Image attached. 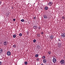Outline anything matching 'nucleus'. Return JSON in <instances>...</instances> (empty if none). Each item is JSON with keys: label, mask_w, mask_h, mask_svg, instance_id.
Returning a JSON list of instances; mask_svg holds the SVG:
<instances>
[{"label": "nucleus", "mask_w": 65, "mask_h": 65, "mask_svg": "<svg viewBox=\"0 0 65 65\" xmlns=\"http://www.w3.org/2000/svg\"><path fill=\"white\" fill-rule=\"evenodd\" d=\"M41 34L42 35V34H43V32H41Z\"/></svg>", "instance_id": "b1692460"}, {"label": "nucleus", "mask_w": 65, "mask_h": 65, "mask_svg": "<svg viewBox=\"0 0 65 65\" xmlns=\"http://www.w3.org/2000/svg\"><path fill=\"white\" fill-rule=\"evenodd\" d=\"M35 57H38V54H36L35 55Z\"/></svg>", "instance_id": "6ab92c4d"}, {"label": "nucleus", "mask_w": 65, "mask_h": 65, "mask_svg": "<svg viewBox=\"0 0 65 65\" xmlns=\"http://www.w3.org/2000/svg\"><path fill=\"white\" fill-rule=\"evenodd\" d=\"M27 33H28V32H27Z\"/></svg>", "instance_id": "f704fd0d"}, {"label": "nucleus", "mask_w": 65, "mask_h": 65, "mask_svg": "<svg viewBox=\"0 0 65 65\" xmlns=\"http://www.w3.org/2000/svg\"><path fill=\"white\" fill-rule=\"evenodd\" d=\"M27 64H28V62H27V61H25V65H27Z\"/></svg>", "instance_id": "a211bd4d"}, {"label": "nucleus", "mask_w": 65, "mask_h": 65, "mask_svg": "<svg viewBox=\"0 0 65 65\" xmlns=\"http://www.w3.org/2000/svg\"><path fill=\"white\" fill-rule=\"evenodd\" d=\"M43 59H45V57L44 56H43L42 57Z\"/></svg>", "instance_id": "4be33fe9"}, {"label": "nucleus", "mask_w": 65, "mask_h": 65, "mask_svg": "<svg viewBox=\"0 0 65 65\" xmlns=\"http://www.w3.org/2000/svg\"><path fill=\"white\" fill-rule=\"evenodd\" d=\"M60 64H64L65 63L64 60L63 59L62 60L60 61Z\"/></svg>", "instance_id": "f257e3e1"}, {"label": "nucleus", "mask_w": 65, "mask_h": 65, "mask_svg": "<svg viewBox=\"0 0 65 65\" xmlns=\"http://www.w3.org/2000/svg\"><path fill=\"white\" fill-rule=\"evenodd\" d=\"M46 60L45 59L43 60V62L44 63H46Z\"/></svg>", "instance_id": "f8f14e48"}, {"label": "nucleus", "mask_w": 65, "mask_h": 65, "mask_svg": "<svg viewBox=\"0 0 65 65\" xmlns=\"http://www.w3.org/2000/svg\"><path fill=\"white\" fill-rule=\"evenodd\" d=\"M37 61H39V59H37Z\"/></svg>", "instance_id": "7c9ffc66"}, {"label": "nucleus", "mask_w": 65, "mask_h": 65, "mask_svg": "<svg viewBox=\"0 0 65 65\" xmlns=\"http://www.w3.org/2000/svg\"><path fill=\"white\" fill-rule=\"evenodd\" d=\"M48 54L49 55H50V54H51V52L50 51H49L48 52Z\"/></svg>", "instance_id": "f3484780"}, {"label": "nucleus", "mask_w": 65, "mask_h": 65, "mask_svg": "<svg viewBox=\"0 0 65 65\" xmlns=\"http://www.w3.org/2000/svg\"><path fill=\"white\" fill-rule=\"evenodd\" d=\"M45 9L46 10H47L48 9V7H45Z\"/></svg>", "instance_id": "4468645a"}, {"label": "nucleus", "mask_w": 65, "mask_h": 65, "mask_svg": "<svg viewBox=\"0 0 65 65\" xmlns=\"http://www.w3.org/2000/svg\"><path fill=\"white\" fill-rule=\"evenodd\" d=\"M53 61L54 63H55L56 62V59L54 58V59H53Z\"/></svg>", "instance_id": "423d86ee"}, {"label": "nucleus", "mask_w": 65, "mask_h": 65, "mask_svg": "<svg viewBox=\"0 0 65 65\" xmlns=\"http://www.w3.org/2000/svg\"><path fill=\"white\" fill-rule=\"evenodd\" d=\"M50 38L51 39H53L54 38V36L53 35L51 36H50Z\"/></svg>", "instance_id": "6e6552de"}, {"label": "nucleus", "mask_w": 65, "mask_h": 65, "mask_svg": "<svg viewBox=\"0 0 65 65\" xmlns=\"http://www.w3.org/2000/svg\"><path fill=\"white\" fill-rule=\"evenodd\" d=\"M38 29H39V30H40V27H38Z\"/></svg>", "instance_id": "c85d7f7f"}, {"label": "nucleus", "mask_w": 65, "mask_h": 65, "mask_svg": "<svg viewBox=\"0 0 65 65\" xmlns=\"http://www.w3.org/2000/svg\"><path fill=\"white\" fill-rule=\"evenodd\" d=\"M43 17L44 18V19H47V17L46 15H44L43 16Z\"/></svg>", "instance_id": "1a4fd4ad"}, {"label": "nucleus", "mask_w": 65, "mask_h": 65, "mask_svg": "<svg viewBox=\"0 0 65 65\" xmlns=\"http://www.w3.org/2000/svg\"><path fill=\"white\" fill-rule=\"evenodd\" d=\"M41 65H44V64H42Z\"/></svg>", "instance_id": "2f4dec72"}, {"label": "nucleus", "mask_w": 65, "mask_h": 65, "mask_svg": "<svg viewBox=\"0 0 65 65\" xmlns=\"http://www.w3.org/2000/svg\"><path fill=\"white\" fill-rule=\"evenodd\" d=\"M11 8H12V9H13V7H12Z\"/></svg>", "instance_id": "72a5a7b5"}, {"label": "nucleus", "mask_w": 65, "mask_h": 65, "mask_svg": "<svg viewBox=\"0 0 65 65\" xmlns=\"http://www.w3.org/2000/svg\"><path fill=\"white\" fill-rule=\"evenodd\" d=\"M39 35H40L39 34H38L37 35L38 36H39Z\"/></svg>", "instance_id": "c756f323"}, {"label": "nucleus", "mask_w": 65, "mask_h": 65, "mask_svg": "<svg viewBox=\"0 0 65 65\" xmlns=\"http://www.w3.org/2000/svg\"><path fill=\"white\" fill-rule=\"evenodd\" d=\"M61 45H62V44H61V43H58V47H59L60 48V47L61 46Z\"/></svg>", "instance_id": "20e7f679"}, {"label": "nucleus", "mask_w": 65, "mask_h": 65, "mask_svg": "<svg viewBox=\"0 0 65 65\" xmlns=\"http://www.w3.org/2000/svg\"><path fill=\"white\" fill-rule=\"evenodd\" d=\"M48 5L50 6H51L53 5V2H50L48 3Z\"/></svg>", "instance_id": "0eeeda50"}, {"label": "nucleus", "mask_w": 65, "mask_h": 65, "mask_svg": "<svg viewBox=\"0 0 65 65\" xmlns=\"http://www.w3.org/2000/svg\"><path fill=\"white\" fill-rule=\"evenodd\" d=\"M61 37L64 38L65 37V34L62 33L61 35Z\"/></svg>", "instance_id": "f03ea898"}, {"label": "nucleus", "mask_w": 65, "mask_h": 65, "mask_svg": "<svg viewBox=\"0 0 65 65\" xmlns=\"http://www.w3.org/2000/svg\"><path fill=\"white\" fill-rule=\"evenodd\" d=\"M2 62H1V61H0V65H2Z\"/></svg>", "instance_id": "5701e85b"}, {"label": "nucleus", "mask_w": 65, "mask_h": 65, "mask_svg": "<svg viewBox=\"0 0 65 65\" xmlns=\"http://www.w3.org/2000/svg\"><path fill=\"white\" fill-rule=\"evenodd\" d=\"M2 42H0V43H1V44H2Z\"/></svg>", "instance_id": "473e14b6"}, {"label": "nucleus", "mask_w": 65, "mask_h": 65, "mask_svg": "<svg viewBox=\"0 0 65 65\" xmlns=\"http://www.w3.org/2000/svg\"><path fill=\"white\" fill-rule=\"evenodd\" d=\"M13 47L14 48H15V47H16L17 45H15V44H14L13 45Z\"/></svg>", "instance_id": "ddd939ff"}, {"label": "nucleus", "mask_w": 65, "mask_h": 65, "mask_svg": "<svg viewBox=\"0 0 65 65\" xmlns=\"http://www.w3.org/2000/svg\"><path fill=\"white\" fill-rule=\"evenodd\" d=\"M7 42H4V45H7Z\"/></svg>", "instance_id": "9d476101"}, {"label": "nucleus", "mask_w": 65, "mask_h": 65, "mask_svg": "<svg viewBox=\"0 0 65 65\" xmlns=\"http://www.w3.org/2000/svg\"><path fill=\"white\" fill-rule=\"evenodd\" d=\"M13 20L14 21H15V19H13Z\"/></svg>", "instance_id": "bb28decb"}, {"label": "nucleus", "mask_w": 65, "mask_h": 65, "mask_svg": "<svg viewBox=\"0 0 65 65\" xmlns=\"http://www.w3.org/2000/svg\"><path fill=\"white\" fill-rule=\"evenodd\" d=\"M13 38H15V37H16V35H13Z\"/></svg>", "instance_id": "2eb2a0df"}, {"label": "nucleus", "mask_w": 65, "mask_h": 65, "mask_svg": "<svg viewBox=\"0 0 65 65\" xmlns=\"http://www.w3.org/2000/svg\"><path fill=\"white\" fill-rule=\"evenodd\" d=\"M19 36H22V34L21 33L20 34Z\"/></svg>", "instance_id": "412c9836"}, {"label": "nucleus", "mask_w": 65, "mask_h": 65, "mask_svg": "<svg viewBox=\"0 0 65 65\" xmlns=\"http://www.w3.org/2000/svg\"><path fill=\"white\" fill-rule=\"evenodd\" d=\"M38 28V27L36 25H35L34 26V29L35 30H36V29H37Z\"/></svg>", "instance_id": "7ed1b4c3"}, {"label": "nucleus", "mask_w": 65, "mask_h": 65, "mask_svg": "<svg viewBox=\"0 0 65 65\" xmlns=\"http://www.w3.org/2000/svg\"><path fill=\"white\" fill-rule=\"evenodd\" d=\"M21 22H24V19H22L21 20Z\"/></svg>", "instance_id": "dca6fc26"}, {"label": "nucleus", "mask_w": 65, "mask_h": 65, "mask_svg": "<svg viewBox=\"0 0 65 65\" xmlns=\"http://www.w3.org/2000/svg\"><path fill=\"white\" fill-rule=\"evenodd\" d=\"M33 42H36V40L35 39H34L33 40Z\"/></svg>", "instance_id": "aec40b11"}, {"label": "nucleus", "mask_w": 65, "mask_h": 65, "mask_svg": "<svg viewBox=\"0 0 65 65\" xmlns=\"http://www.w3.org/2000/svg\"><path fill=\"white\" fill-rule=\"evenodd\" d=\"M7 54L8 55V56H10L11 55V53H10V52H7Z\"/></svg>", "instance_id": "39448f33"}, {"label": "nucleus", "mask_w": 65, "mask_h": 65, "mask_svg": "<svg viewBox=\"0 0 65 65\" xmlns=\"http://www.w3.org/2000/svg\"><path fill=\"white\" fill-rule=\"evenodd\" d=\"M1 3H2V2L0 1V5L1 4Z\"/></svg>", "instance_id": "cd10ccee"}, {"label": "nucleus", "mask_w": 65, "mask_h": 65, "mask_svg": "<svg viewBox=\"0 0 65 65\" xmlns=\"http://www.w3.org/2000/svg\"><path fill=\"white\" fill-rule=\"evenodd\" d=\"M58 41H61V40H60V39L58 38Z\"/></svg>", "instance_id": "a878e982"}, {"label": "nucleus", "mask_w": 65, "mask_h": 65, "mask_svg": "<svg viewBox=\"0 0 65 65\" xmlns=\"http://www.w3.org/2000/svg\"><path fill=\"white\" fill-rule=\"evenodd\" d=\"M3 51L2 50V49H1V48H0V54L2 53Z\"/></svg>", "instance_id": "9b49d317"}, {"label": "nucleus", "mask_w": 65, "mask_h": 65, "mask_svg": "<svg viewBox=\"0 0 65 65\" xmlns=\"http://www.w3.org/2000/svg\"><path fill=\"white\" fill-rule=\"evenodd\" d=\"M34 20H35V19H36V17H35L34 18Z\"/></svg>", "instance_id": "393cba45"}]
</instances>
